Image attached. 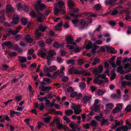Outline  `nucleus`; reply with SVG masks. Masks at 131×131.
Wrapping results in <instances>:
<instances>
[{
  "instance_id": "nucleus-62",
  "label": "nucleus",
  "mask_w": 131,
  "mask_h": 131,
  "mask_svg": "<svg viewBox=\"0 0 131 131\" xmlns=\"http://www.w3.org/2000/svg\"><path fill=\"white\" fill-rule=\"evenodd\" d=\"M15 98L18 101H20L22 99L21 96H16L15 97Z\"/></svg>"
},
{
  "instance_id": "nucleus-49",
  "label": "nucleus",
  "mask_w": 131,
  "mask_h": 131,
  "mask_svg": "<svg viewBox=\"0 0 131 131\" xmlns=\"http://www.w3.org/2000/svg\"><path fill=\"white\" fill-rule=\"evenodd\" d=\"M47 98V97L45 96L43 97H41L38 99L41 102H43L44 100H46Z\"/></svg>"
},
{
  "instance_id": "nucleus-16",
  "label": "nucleus",
  "mask_w": 131,
  "mask_h": 131,
  "mask_svg": "<svg viewBox=\"0 0 131 131\" xmlns=\"http://www.w3.org/2000/svg\"><path fill=\"white\" fill-rule=\"evenodd\" d=\"M105 3L107 5H110V6H114L115 5V2L111 0H106L105 1Z\"/></svg>"
},
{
  "instance_id": "nucleus-2",
  "label": "nucleus",
  "mask_w": 131,
  "mask_h": 131,
  "mask_svg": "<svg viewBox=\"0 0 131 131\" xmlns=\"http://www.w3.org/2000/svg\"><path fill=\"white\" fill-rule=\"evenodd\" d=\"M42 1L41 0H38L36 4L34 6V7L36 9L37 12L39 10H41L46 8V5L43 3H42Z\"/></svg>"
},
{
  "instance_id": "nucleus-47",
  "label": "nucleus",
  "mask_w": 131,
  "mask_h": 131,
  "mask_svg": "<svg viewBox=\"0 0 131 131\" xmlns=\"http://www.w3.org/2000/svg\"><path fill=\"white\" fill-rule=\"evenodd\" d=\"M121 62V58L119 57L117 58V61L116 62V64L118 66L119 65Z\"/></svg>"
},
{
  "instance_id": "nucleus-6",
  "label": "nucleus",
  "mask_w": 131,
  "mask_h": 131,
  "mask_svg": "<svg viewBox=\"0 0 131 131\" xmlns=\"http://www.w3.org/2000/svg\"><path fill=\"white\" fill-rule=\"evenodd\" d=\"M57 68L56 66H53L48 68H47L45 66L43 70L44 72H52L57 70Z\"/></svg>"
},
{
  "instance_id": "nucleus-24",
  "label": "nucleus",
  "mask_w": 131,
  "mask_h": 131,
  "mask_svg": "<svg viewBox=\"0 0 131 131\" xmlns=\"http://www.w3.org/2000/svg\"><path fill=\"white\" fill-rule=\"evenodd\" d=\"M117 71L120 73L123 74L124 70H123V67L122 66H120L117 68Z\"/></svg>"
},
{
  "instance_id": "nucleus-64",
  "label": "nucleus",
  "mask_w": 131,
  "mask_h": 131,
  "mask_svg": "<svg viewBox=\"0 0 131 131\" xmlns=\"http://www.w3.org/2000/svg\"><path fill=\"white\" fill-rule=\"evenodd\" d=\"M128 29L127 32L128 34H129L131 33V26H128Z\"/></svg>"
},
{
  "instance_id": "nucleus-45",
  "label": "nucleus",
  "mask_w": 131,
  "mask_h": 131,
  "mask_svg": "<svg viewBox=\"0 0 131 131\" xmlns=\"http://www.w3.org/2000/svg\"><path fill=\"white\" fill-rule=\"evenodd\" d=\"M78 94L77 92H74L70 94V97H74L76 96Z\"/></svg>"
},
{
  "instance_id": "nucleus-40",
  "label": "nucleus",
  "mask_w": 131,
  "mask_h": 131,
  "mask_svg": "<svg viewBox=\"0 0 131 131\" xmlns=\"http://www.w3.org/2000/svg\"><path fill=\"white\" fill-rule=\"evenodd\" d=\"M65 68L64 66H62L61 67L60 69V72L61 74H63V75L64 74L63 72L65 71Z\"/></svg>"
},
{
  "instance_id": "nucleus-30",
  "label": "nucleus",
  "mask_w": 131,
  "mask_h": 131,
  "mask_svg": "<svg viewBox=\"0 0 131 131\" xmlns=\"http://www.w3.org/2000/svg\"><path fill=\"white\" fill-rule=\"evenodd\" d=\"M63 75L61 74V73L60 72H59L58 71L55 72L53 76L54 77H61L63 76Z\"/></svg>"
},
{
  "instance_id": "nucleus-5",
  "label": "nucleus",
  "mask_w": 131,
  "mask_h": 131,
  "mask_svg": "<svg viewBox=\"0 0 131 131\" xmlns=\"http://www.w3.org/2000/svg\"><path fill=\"white\" fill-rule=\"evenodd\" d=\"M55 52L53 50H51L48 52L47 56V59L49 60H52L53 59V56L56 55Z\"/></svg>"
},
{
  "instance_id": "nucleus-58",
  "label": "nucleus",
  "mask_w": 131,
  "mask_h": 131,
  "mask_svg": "<svg viewBox=\"0 0 131 131\" xmlns=\"http://www.w3.org/2000/svg\"><path fill=\"white\" fill-rule=\"evenodd\" d=\"M56 126L59 129H61L63 127L62 125L59 123H57V124Z\"/></svg>"
},
{
  "instance_id": "nucleus-39",
  "label": "nucleus",
  "mask_w": 131,
  "mask_h": 131,
  "mask_svg": "<svg viewBox=\"0 0 131 131\" xmlns=\"http://www.w3.org/2000/svg\"><path fill=\"white\" fill-rule=\"evenodd\" d=\"M66 47L67 48L70 50H73L75 48V47L73 45H67Z\"/></svg>"
},
{
  "instance_id": "nucleus-41",
  "label": "nucleus",
  "mask_w": 131,
  "mask_h": 131,
  "mask_svg": "<svg viewBox=\"0 0 131 131\" xmlns=\"http://www.w3.org/2000/svg\"><path fill=\"white\" fill-rule=\"evenodd\" d=\"M83 96V95L81 93H79L77 94L76 97V99L77 100H79L81 99Z\"/></svg>"
},
{
  "instance_id": "nucleus-14",
  "label": "nucleus",
  "mask_w": 131,
  "mask_h": 131,
  "mask_svg": "<svg viewBox=\"0 0 131 131\" xmlns=\"http://www.w3.org/2000/svg\"><path fill=\"white\" fill-rule=\"evenodd\" d=\"M80 23L81 25L79 29L80 30H82L84 28L86 25V23L84 20H82L81 21Z\"/></svg>"
},
{
  "instance_id": "nucleus-1",
  "label": "nucleus",
  "mask_w": 131,
  "mask_h": 131,
  "mask_svg": "<svg viewBox=\"0 0 131 131\" xmlns=\"http://www.w3.org/2000/svg\"><path fill=\"white\" fill-rule=\"evenodd\" d=\"M64 2L62 1H59L54 5V13L56 15H57L60 12L61 14H63L66 12L65 7H63Z\"/></svg>"
},
{
  "instance_id": "nucleus-43",
  "label": "nucleus",
  "mask_w": 131,
  "mask_h": 131,
  "mask_svg": "<svg viewBox=\"0 0 131 131\" xmlns=\"http://www.w3.org/2000/svg\"><path fill=\"white\" fill-rule=\"evenodd\" d=\"M74 60L73 59H70L67 62V63L68 64H74Z\"/></svg>"
},
{
  "instance_id": "nucleus-10",
  "label": "nucleus",
  "mask_w": 131,
  "mask_h": 131,
  "mask_svg": "<svg viewBox=\"0 0 131 131\" xmlns=\"http://www.w3.org/2000/svg\"><path fill=\"white\" fill-rule=\"evenodd\" d=\"M21 28V26H19L17 28L16 30L14 31L11 30L9 32L10 33L14 35H15L18 32L20 31Z\"/></svg>"
},
{
  "instance_id": "nucleus-22",
  "label": "nucleus",
  "mask_w": 131,
  "mask_h": 131,
  "mask_svg": "<svg viewBox=\"0 0 131 131\" xmlns=\"http://www.w3.org/2000/svg\"><path fill=\"white\" fill-rule=\"evenodd\" d=\"M111 98L113 99H115L117 98H119L121 97V95L120 94H112L111 96Z\"/></svg>"
},
{
  "instance_id": "nucleus-60",
  "label": "nucleus",
  "mask_w": 131,
  "mask_h": 131,
  "mask_svg": "<svg viewBox=\"0 0 131 131\" xmlns=\"http://www.w3.org/2000/svg\"><path fill=\"white\" fill-rule=\"evenodd\" d=\"M38 43L39 44L41 47H43L45 46V43L43 41H39L38 42Z\"/></svg>"
},
{
  "instance_id": "nucleus-20",
  "label": "nucleus",
  "mask_w": 131,
  "mask_h": 131,
  "mask_svg": "<svg viewBox=\"0 0 131 131\" xmlns=\"http://www.w3.org/2000/svg\"><path fill=\"white\" fill-rule=\"evenodd\" d=\"M26 39L28 43H31L33 41V39L30 38V36L29 35H28L26 36Z\"/></svg>"
},
{
  "instance_id": "nucleus-11",
  "label": "nucleus",
  "mask_w": 131,
  "mask_h": 131,
  "mask_svg": "<svg viewBox=\"0 0 131 131\" xmlns=\"http://www.w3.org/2000/svg\"><path fill=\"white\" fill-rule=\"evenodd\" d=\"M91 96L90 95L85 96L83 98V102L84 103H86L87 102L91 100Z\"/></svg>"
},
{
  "instance_id": "nucleus-29",
  "label": "nucleus",
  "mask_w": 131,
  "mask_h": 131,
  "mask_svg": "<svg viewBox=\"0 0 131 131\" xmlns=\"http://www.w3.org/2000/svg\"><path fill=\"white\" fill-rule=\"evenodd\" d=\"M41 36V34L40 33H38V31L37 30L36 31V36L35 39L36 40H38L39 39L40 37Z\"/></svg>"
},
{
  "instance_id": "nucleus-38",
  "label": "nucleus",
  "mask_w": 131,
  "mask_h": 131,
  "mask_svg": "<svg viewBox=\"0 0 131 131\" xmlns=\"http://www.w3.org/2000/svg\"><path fill=\"white\" fill-rule=\"evenodd\" d=\"M30 15L32 17H34L36 18L37 16L36 15V14L35 12L34 11H32L29 13Z\"/></svg>"
},
{
  "instance_id": "nucleus-9",
  "label": "nucleus",
  "mask_w": 131,
  "mask_h": 131,
  "mask_svg": "<svg viewBox=\"0 0 131 131\" xmlns=\"http://www.w3.org/2000/svg\"><path fill=\"white\" fill-rule=\"evenodd\" d=\"M46 50L43 49L39 51L38 53V55L40 57L44 58V56L46 55Z\"/></svg>"
},
{
  "instance_id": "nucleus-51",
  "label": "nucleus",
  "mask_w": 131,
  "mask_h": 131,
  "mask_svg": "<svg viewBox=\"0 0 131 131\" xmlns=\"http://www.w3.org/2000/svg\"><path fill=\"white\" fill-rule=\"evenodd\" d=\"M100 101L97 99H96L95 100L94 102L93 105V107L94 106H96L99 103Z\"/></svg>"
},
{
  "instance_id": "nucleus-36",
  "label": "nucleus",
  "mask_w": 131,
  "mask_h": 131,
  "mask_svg": "<svg viewBox=\"0 0 131 131\" xmlns=\"http://www.w3.org/2000/svg\"><path fill=\"white\" fill-rule=\"evenodd\" d=\"M125 78L127 80H131V74H127L124 76Z\"/></svg>"
},
{
  "instance_id": "nucleus-7",
  "label": "nucleus",
  "mask_w": 131,
  "mask_h": 131,
  "mask_svg": "<svg viewBox=\"0 0 131 131\" xmlns=\"http://www.w3.org/2000/svg\"><path fill=\"white\" fill-rule=\"evenodd\" d=\"M66 41L68 44H72L74 46H75L76 45L75 42H73V39L72 36H70L68 37L66 39Z\"/></svg>"
},
{
  "instance_id": "nucleus-27",
  "label": "nucleus",
  "mask_w": 131,
  "mask_h": 131,
  "mask_svg": "<svg viewBox=\"0 0 131 131\" xmlns=\"http://www.w3.org/2000/svg\"><path fill=\"white\" fill-rule=\"evenodd\" d=\"M73 113V111L71 110H66L65 112V113L67 116H69L71 115Z\"/></svg>"
},
{
  "instance_id": "nucleus-15",
  "label": "nucleus",
  "mask_w": 131,
  "mask_h": 131,
  "mask_svg": "<svg viewBox=\"0 0 131 131\" xmlns=\"http://www.w3.org/2000/svg\"><path fill=\"white\" fill-rule=\"evenodd\" d=\"M63 24L62 22H60L55 27V29L56 30H61V26H62Z\"/></svg>"
},
{
  "instance_id": "nucleus-3",
  "label": "nucleus",
  "mask_w": 131,
  "mask_h": 131,
  "mask_svg": "<svg viewBox=\"0 0 131 131\" xmlns=\"http://www.w3.org/2000/svg\"><path fill=\"white\" fill-rule=\"evenodd\" d=\"M14 18L13 19V21L11 22L10 24L8 25L9 26H13L16 24L19 21V16L16 14L14 15Z\"/></svg>"
},
{
  "instance_id": "nucleus-28",
  "label": "nucleus",
  "mask_w": 131,
  "mask_h": 131,
  "mask_svg": "<svg viewBox=\"0 0 131 131\" xmlns=\"http://www.w3.org/2000/svg\"><path fill=\"white\" fill-rule=\"evenodd\" d=\"M51 117L50 116L42 118L43 121L46 123H49L50 121Z\"/></svg>"
},
{
  "instance_id": "nucleus-31",
  "label": "nucleus",
  "mask_w": 131,
  "mask_h": 131,
  "mask_svg": "<svg viewBox=\"0 0 131 131\" xmlns=\"http://www.w3.org/2000/svg\"><path fill=\"white\" fill-rule=\"evenodd\" d=\"M92 43L91 41L90 40L89 41L86 46V48L88 49L91 48L92 47Z\"/></svg>"
},
{
  "instance_id": "nucleus-13",
  "label": "nucleus",
  "mask_w": 131,
  "mask_h": 131,
  "mask_svg": "<svg viewBox=\"0 0 131 131\" xmlns=\"http://www.w3.org/2000/svg\"><path fill=\"white\" fill-rule=\"evenodd\" d=\"M38 20V21L41 22H42L43 19V15L41 13H39L36 18Z\"/></svg>"
},
{
  "instance_id": "nucleus-59",
  "label": "nucleus",
  "mask_w": 131,
  "mask_h": 131,
  "mask_svg": "<svg viewBox=\"0 0 131 131\" xmlns=\"http://www.w3.org/2000/svg\"><path fill=\"white\" fill-rule=\"evenodd\" d=\"M23 10L24 12H27L28 10V8L26 6H24L23 7Z\"/></svg>"
},
{
  "instance_id": "nucleus-26",
  "label": "nucleus",
  "mask_w": 131,
  "mask_h": 131,
  "mask_svg": "<svg viewBox=\"0 0 131 131\" xmlns=\"http://www.w3.org/2000/svg\"><path fill=\"white\" fill-rule=\"evenodd\" d=\"M99 76L98 78H95L94 80V82L95 83H97V84L100 85L102 83V81H100V80L99 79Z\"/></svg>"
},
{
  "instance_id": "nucleus-44",
  "label": "nucleus",
  "mask_w": 131,
  "mask_h": 131,
  "mask_svg": "<svg viewBox=\"0 0 131 131\" xmlns=\"http://www.w3.org/2000/svg\"><path fill=\"white\" fill-rule=\"evenodd\" d=\"M91 125L93 127H96L98 125V124L96 121L93 120L91 122Z\"/></svg>"
},
{
  "instance_id": "nucleus-61",
  "label": "nucleus",
  "mask_w": 131,
  "mask_h": 131,
  "mask_svg": "<svg viewBox=\"0 0 131 131\" xmlns=\"http://www.w3.org/2000/svg\"><path fill=\"white\" fill-rule=\"evenodd\" d=\"M107 120L103 119L102 121V122L100 124L101 126H102L103 125H106V124Z\"/></svg>"
},
{
  "instance_id": "nucleus-12",
  "label": "nucleus",
  "mask_w": 131,
  "mask_h": 131,
  "mask_svg": "<svg viewBox=\"0 0 131 131\" xmlns=\"http://www.w3.org/2000/svg\"><path fill=\"white\" fill-rule=\"evenodd\" d=\"M51 87L50 86H42L40 87V89L43 91H49L51 89Z\"/></svg>"
},
{
  "instance_id": "nucleus-63",
  "label": "nucleus",
  "mask_w": 131,
  "mask_h": 131,
  "mask_svg": "<svg viewBox=\"0 0 131 131\" xmlns=\"http://www.w3.org/2000/svg\"><path fill=\"white\" fill-rule=\"evenodd\" d=\"M131 68H129L125 71H124L123 74H125L126 73H128L130 71Z\"/></svg>"
},
{
  "instance_id": "nucleus-37",
  "label": "nucleus",
  "mask_w": 131,
  "mask_h": 131,
  "mask_svg": "<svg viewBox=\"0 0 131 131\" xmlns=\"http://www.w3.org/2000/svg\"><path fill=\"white\" fill-rule=\"evenodd\" d=\"M104 93L102 91L99 90L96 92V94L99 96H100L103 94Z\"/></svg>"
},
{
  "instance_id": "nucleus-35",
  "label": "nucleus",
  "mask_w": 131,
  "mask_h": 131,
  "mask_svg": "<svg viewBox=\"0 0 131 131\" xmlns=\"http://www.w3.org/2000/svg\"><path fill=\"white\" fill-rule=\"evenodd\" d=\"M123 131H127L128 127L126 126H122L119 127Z\"/></svg>"
},
{
  "instance_id": "nucleus-42",
  "label": "nucleus",
  "mask_w": 131,
  "mask_h": 131,
  "mask_svg": "<svg viewBox=\"0 0 131 131\" xmlns=\"http://www.w3.org/2000/svg\"><path fill=\"white\" fill-rule=\"evenodd\" d=\"M22 24L24 25H25L27 22V21L25 18H23L21 20Z\"/></svg>"
},
{
  "instance_id": "nucleus-53",
  "label": "nucleus",
  "mask_w": 131,
  "mask_h": 131,
  "mask_svg": "<svg viewBox=\"0 0 131 131\" xmlns=\"http://www.w3.org/2000/svg\"><path fill=\"white\" fill-rule=\"evenodd\" d=\"M99 73H101L103 70V67L101 65L100 66L97 68Z\"/></svg>"
},
{
  "instance_id": "nucleus-25",
  "label": "nucleus",
  "mask_w": 131,
  "mask_h": 131,
  "mask_svg": "<svg viewBox=\"0 0 131 131\" xmlns=\"http://www.w3.org/2000/svg\"><path fill=\"white\" fill-rule=\"evenodd\" d=\"M3 44L4 45L7 46L9 48H11L12 46V45L11 43L9 41L4 42Z\"/></svg>"
},
{
  "instance_id": "nucleus-54",
  "label": "nucleus",
  "mask_w": 131,
  "mask_h": 131,
  "mask_svg": "<svg viewBox=\"0 0 131 131\" xmlns=\"http://www.w3.org/2000/svg\"><path fill=\"white\" fill-rule=\"evenodd\" d=\"M79 21V20L78 19H75L72 20V22L73 24H74L75 26H76V24L78 23Z\"/></svg>"
},
{
  "instance_id": "nucleus-48",
  "label": "nucleus",
  "mask_w": 131,
  "mask_h": 131,
  "mask_svg": "<svg viewBox=\"0 0 131 131\" xmlns=\"http://www.w3.org/2000/svg\"><path fill=\"white\" fill-rule=\"evenodd\" d=\"M109 62L110 64H112V67L115 68L116 67V64L114 63L113 60H112L110 59L109 61Z\"/></svg>"
},
{
  "instance_id": "nucleus-32",
  "label": "nucleus",
  "mask_w": 131,
  "mask_h": 131,
  "mask_svg": "<svg viewBox=\"0 0 131 131\" xmlns=\"http://www.w3.org/2000/svg\"><path fill=\"white\" fill-rule=\"evenodd\" d=\"M19 61L21 63H23L26 61V58L25 57H21V56H19Z\"/></svg>"
},
{
  "instance_id": "nucleus-56",
  "label": "nucleus",
  "mask_w": 131,
  "mask_h": 131,
  "mask_svg": "<svg viewBox=\"0 0 131 131\" xmlns=\"http://www.w3.org/2000/svg\"><path fill=\"white\" fill-rule=\"evenodd\" d=\"M93 72L95 74V75H97V74L99 73L98 72V69L97 68H95L93 70Z\"/></svg>"
},
{
  "instance_id": "nucleus-4",
  "label": "nucleus",
  "mask_w": 131,
  "mask_h": 131,
  "mask_svg": "<svg viewBox=\"0 0 131 131\" xmlns=\"http://www.w3.org/2000/svg\"><path fill=\"white\" fill-rule=\"evenodd\" d=\"M116 105L117 107H115L112 112L114 114H116L120 111L122 108L123 104L122 103H118L116 104Z\"/></svg>"
},
{
  "instance_id": "nucleus-17",
  "label": "nucleus",
  "mask_w": 131,
  "mask_h": 131,
  "mask_svg": "<svg viewBox=\"0 0 131 131\" xmlns=\"http://www.w3.org/2000/svg\"><path fill=\"white\" fill-rule=\"evenodd\" d=\"M6 9L7 14L13 11L12 7L10 5H7L6 7Z\"/></svg>"
},
{
  "instance_id": "nucleus-57",
  "label": "nucleus",
  "mask_w": 131,
  "mask_h": 131,
  "mask_svg": "<svg viewBox=\"0 0 131 131\" xmlns=\"http://www.w3.org/2000/svg\"><path fill=\"white\" fill-rule=\"evenodd\" d=\"M122 85L123 86H124L127 85V81H124L121 83Z\"/></svg>"
},
{
  "instance_id": "nucleus-21",
  "label": "nucleus",
  "mask_w": 131,
  "mask_h": 131,
  "mask_svg": "<svg viewBox=\"0 0 131 131\" xmlns=\"http://www.w3.org/2000/svg\"><path fill=\"white\" fill-rule=\"evenodd\" d=\"M68 6L69 8H72L74 5V3L71 0H69L68 2Z\"/></svg>"
},
{
  "instance_id": "nucleus-18",
  "label": "nucleus",
  "mask_w": 131,
  "mask_h": 131,
  "mask_svg": "<svg viewBox=\"0 0 131 131\" xmlns=\"http://www.w3.org/2000/svg\"><path fill=\"white\" fill-rule=\"evenodd\" d=\"M100 61V59L97 57H95L94 59V61L92 63V66H94L97 63H99Z\"/></svg>"
},
{
  "instance_id": "nucleus-55",
  "label": "nucleus",
  "mask_w": 131,
  "mask_h": 131,
  "mask_svg": "<svg viewBox=\"0 0 131 131\" xmlns=\"http://www.w3.org/2000/svg\"><path fill=\"white\" fill-rule=\"evenodd\" d=\"M101 118L102 117L101 116H95V118L99 121H101Z\"/></svg>"
},
{
  "instance_id": "nucleus-8",
  "label": "nucleus",
  "mask_w": 131,
  "mask_h": 131,
  "mask_svg": "<svg viewBox=\"0 0 131 131\" xmlns=\"http://www.w3.org/2000/svg\"><path fill=\"white\" fill-rule=\"evenodd\" d=\"M80 106L78 105L74 106L72 108L74 110V112L76 114H78L80 113L81 110L80 109Z\"/></svg>"
},
{
  "instance_id": "nucleus-34",
  "label": "nucleus",
  "mask_w": 131,
  "mask_h": 131,
  "mask_svg": "<svg viewBox=\"0 0 131 131\" xmlns=\"http://www.w3.org/2000/svg\"><path fill=\"white\" fill-rule=\"evenodd\" d=\"M86 86V84L84 82L81 83L79 84V87L81 89H84Z\"/></svg>"
},
{
  "instance_id": "nucleus-33",
  "label": "nucleus",
  "mask_w": 131,
  "mask_h": 131,
  "mask_svg": "<svg viewBox=\"0 0 131 131\" xmlns=\"http://www.w3.org/2000/svg\"><path fill=\"white\" fill-rule=\"evenodd\" d=\"M100 104H99L98 105L94 106V107H93L94 108V110L95 112H99L100 111Z\"/></svg>"
},
{
  "instance_id": "nucleus-19",
  "label": "nucleus",
  "mask_w": 131,
  "mask_h": 131,
  "mask_svg": "<svg viewBox=\"0 0 131 131\" xmlns=\"http://www.w3.org/2000/svg\"><path fill=\"white\" fill-rule=\"evenodd\" d=\"M114 106V105L112 103H109L105 105L106 108L108 109H112Z\"/></svg>"
},
{
  "instance_id": "nucleus-50",
  "label": "nucleus",
  "mask_w": 131,
  "mask_h": 131,
  "mask_svg": "<svg viewBox=\"0 0 131 131\" xmlns=\"http://www.w3.org/2000/svg\"><path fill=\"white\" fill-rule=\"evenodd\" d=\"M73 89L71 86L69 87L67 89V91L68 92L71 93L73 91Z\"/></svg>"
},
{
  "instance_id": "nucleus-46",
  "label": "nucleus",
  "mask_w": 131,
  "mask_h": 131,
  "mask_svg": "<svg viewBox=\"0 0 131 131\" xmlns=\"http://www.w3.org/2000/svg\"><path fill=\"white\" fill-rule=\"evenodd\" d=\"M130 105H128L125 109L124 111L126 112H129L131 110Z\"/></svg>"
},
{
  "instance_id": "nucleus-23",
  "label": "nucleus",
  "mask_w": 131,
  "mask_h": 131,
  "mask_svg": "<svg viewBox=\"0 0 131 131\" xmlns=\"http://www.w3.org/2000/svg\"><path fill=\"white\" fill-rule=\"evenodd\" d=\"M75 48L73 51L76 52L77 53L79 52L82 49V48L81 47H79L77 46V45L76 44V45L74 46Z\"/></svg>"
},
{
  "instance_id": "nucleus-52",
  "label": "nucleus",
  "mask_w": 131,
  "mask_h": 131,
  "mask_svg": "<svg viewBox=\"0 0 131 131\" xmlns=\"http://www.w3.org/2000/svg\"><path fill=\"white\" fill-rule=\"evenodd\" d=\"M95 8L96 10L100 9L101 8V5L99 4H96L94 7Z\"/></svg>"
}]
</instances>
